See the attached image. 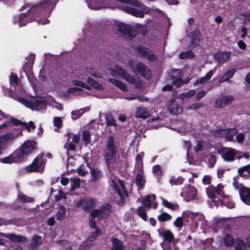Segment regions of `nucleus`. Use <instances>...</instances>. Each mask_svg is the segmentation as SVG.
Segmentation results:
<instances>
[{"label": "nucleus", "mask_w": 250, "mask_h": 250, "mask_svg": "<svg viewBox=\"0 0 250 250\" xmlns=\"http://www.w3.org/2000/svg\"><path fill=\"white\" fill-rule=\"evenodd\" d=\"M106 163L109 170L116 165L119 156L117 154V149L115 146L114 140L113 137L110 136L107 142L106 147L104 153ZM108 183L113 187L116 192L121 197L124 198L127 195V191L125 189L124 183L119 179L111 171L108 173Z\"/></svg>", "instance_id": "1"}, {"label": "nucleus", "mask_w": 250, "mask_h": 250, "mask_svg": "<svg viewBox=\"0 0 250 250\" xmlns=\"http://www.w3.org/2000/svg\"><path fill=\"white\" fill-rule=\"evenodd\" d=\"M223 188V185L219 184L216 187L210 186L206 188L207 194L209 199L208 203L211 208L217 207L219 203L229 208L234 207V203L230 196L224 194Z\"/></svg>", "instance_id": "2"}, {"label": "nucleus", "mask_w": 250, "mask_h": 250, "mask_svg": "<svg viewBox=\"0 0 250 250\" xmlns=\"http://www.w3.org/2000/svg\"><path fill=\"white\" fill-rule=\"evenodd\" d=\"M57 3V0H42L36 5L32 6L30 9L29 14L32 13L34 20L39 23L45 24L49 22L47 19H40L39 17H48L50 16L53 8Z\"/></svg>", "instance_id": "3"}, {"label": "nucleus", "mask_w": 250, "mask_h": 250, "mask_svg": "<svg viewBox=\"0 0 250 250\" xmlns=\"http://www.w3.org/2000/svg\"><path fill=\"white\" fill-rule=\"evenodd\" d=\"M17 100L26 107L33 110L38 111H43L46 109L47 105L55 108L59 110H61L62 105L57 102L54 98L51 97H46L45 99H35L31 101H27L23 98H18Z\"/></svg>", "instance_id": "4"}, {"label": "nucleus", "mask_w": 250, "mask_h": 250, "mask_svg": "<svg viewBox=\"0 0 250 250\" xmlns=\"http://www.w3.org/2000/svg\"><path fill=\"white\" fill-rule=\"evenodd\" d=\"M108 72L112 76L115 77H120L127 83L134 84L135 86L139 89L144 87V83L141 81L137 78L131 76L125 70L117 65H115L113 68H109Z\"/></svg>", "instance_id": "5"}, {"label": "nucleus", "mask_w": 250, "mask_h": 250, "mask_svg": "<svg viewBox=\"0 0 250 250\" xmlns=\"http://www.w3.org/2000/svg\"><path fill=\"white\" fill-rule=\"evenodd\" d=\"M219 153L223 160L227 162H232L236 158L240 159L242 158L241 152L230 147H222L219 149Z\"/></svg>", "instance_id": "6"}, {"label": "nucleus", "mask_w": 250, "mask_h": 250, "mask_svg": "<svg viewBox=\"0 0 250 250\" xmlns=\"http://www.w3.org/2000/svg\"><path fill=\"white\" fill-rule=\"evenodd\" d=\"M46 163V159L42 153L39 154L34 160L32 164L25 168L26 172H39L42 173Z\"/></svg>", "instance_id": "7"}, {"label": "nucleus", "mask_w": 250, "mask_h": 250, "mask_svg": "<svg viewBox=\"0 0 250 250\" xmlns=\"http://www.w3.org/2000/svg\"><path fill=\"white\" fill-rule=\"evenodd\" d=\"M159 235L167 241L161 243V245L164 250H176L175 245L171 241L174 238L173 233L169 230L159 229Z\"/></svg>", "instance_id": "8"}, {"label": "nucleus", "mask_w": 250, "mask_h": 250, "mask_svg": "<svg viewBox=\"0 0 250 250\" xmlns=\"http://www.w3.org/2000/svg\"><path fill=\"white\" fill-rule=\"evenodd\" d=\"M22 133V130L21 129H17L8 133L5 134L0 136V146L4 149L6 148V146L16 139L19 135Z\"/></svg>", "instance_id": "9"}, {"label": "nucleus", "mask_w": 250, "mask_h": 250, "mask_svg": "<svg viewBox=\"0 0 250 250\" xmlns=\"http://www.w3.org/2000/svg\"><path fill=\"white\" fill-rule=\"evenodd\" d=\"M111 212V206L106 204L101 206L99 209H94L91 212L92 218L102 220L106 218Z\"/></svg>", "instance_id": "10"}, {"label": "nucleus", "mask_w": 250, "mask_h": 250, "mask_svg": "<svg viewBox=\"0 0 250 250\" xmlns=\"http://www.w3.org/2000/svg\"><path fill=\"white\" fill-rule=\"evenodd\" d=\"M216 137L224 138L228 141H232L233 136L237 133V130L235 128L226 129H218L211 132Z\"/></svg>", "instance_id": "11"}, {"label": "nucleus", "mask_w": 250, "mask_h": 250, "mask_svg": "<svg viewBox=\"0 0 250 250\" xmlns=\"http://www.w3.org/2000/svg\"><path fill=\"white\" fill-rule=\"evenodd\" d=\"M197 194L196 188L193 186L188 185L183 188L181 195L186 201L189 202L196 199Z\"/></svg>", "instance_id": "12"}, {"label": "nucleus", "mask_w": 250, "mask_h": 250, "mask_svg": "<svg viewBox=\"0 0 250 250\" xmlns=\"http://www.w3.org/2000/svg\"><path fill=\"white\" fill-rule=\"evenodd\" d=\"M98 205V202L94 198H84L79 200L76 203L78 208H81L84 210L87 211Z\"/></svg>", "instance_id": "13"}, {"label": "nucleus", "mask_w": 250, "mask_h": 250, "mask_svg": "<svg viewBox=\"0 0 250 250\" xmlns=\"http://www.w3.org/2000/svg\"><path fill=\"white\" fill-rule=\"evenodd\" d=\"M129 66L134 72H136L137 71L142 77L146 79H148L151 76V72L149 69L142 62H138L134 67L133 66L132 62H130Z\"/></svg>", "instance_id": "14"}, {"label": "nucleus", "mask_w": 250, "mask_h": 250, "mask_svg": "<svg viewBox=\"0 0 250 250\" xmlns=\"http://www.w3.org/2000/svg\"><path fill=\"white\" fill-rule=\"evenodd\" d=\"M10 83L11 85H12L14 87H15V91L16 92V95H12L11 96L17 101L18 98H21L20 96H19L18 94H20L21 96H23L25 92L23 89L20 85H19L18 83V78L17 75L12 73L11 74L10 79H9Z\"/></svg>", "instance_id": "15"}, {"label": "nucleus", "mask_w": 250, "mask_h": 250, "mask_svg": "<svg viewBox=\"0 0 250 250\" xmlns=\"http://www.w3.org/2000/svg\"><path fill=\"white\" fill-rule=\"evenodd\" d=\"M141 3V6H139V7L142 8L143 9V11H142L140 10H138L136 8H134L129 6H125L124 8V10L128 13H129L135 17L143 18L144 16V13L146 14H150L151 9L149 8L145 7V6Z\"/></svg>", "instance_id": "16"}, {"label": "nucleus", "mask_w": 250, "mask_h": 250, "mask_svg": "<svg viewBox=\"0 0 250 250\" xmlns=\"http://www.w3.org/2000/svg\"><path fill=\"white\" fill-rule=\"evenodd\" d=\"M30 10L28 11L29 13ZM33 15L32 13L28 14V16L25 14H21L16 15L13 18V22L14 24L18 23L19 27L25 26L28 22L32 21V19H29V16ZM33 16V15H32Z\"/></svg>", "instance_id": "17"}, {"label": "nucleus", "mask_w": 250, "mask_h": 250, "mask_svg": "<svg viewBox=\"0 0 250 250\" xmlns=\"http://www.w3.org/2000/svg\"><path fill=\"white\" fill-rule=\"evenodd\" d=\"M1 235L3 238H6L14 242L23 243L27 240L26 237L21 235L16 234L15 233H8L1 234Z\"/></svg>", "instance_id": "18"}, {"label": "nucleus", "mask_w": 250, "mask_h": 250, "mask_svg": "<svg viewBox=\"0 0 250 250\" xmlns=\"http://www.w3.org/2000/svg\"><path fill=\"white\" fill-rule=\"evenodd\" d=\"M214 58L218 63H224L230 58V53L227 51L218 52L214 55Z\"/></svg>", "instance_id": "19"}, {"label": "nucleus", "mask_w": 250, "mask_h": 250, "mask_svg": "<svg viewBox=\"0 0 250 250\" xmlns=\"http://www.w3.org/2000/svg\"><path fill=\"white\" fill-rule=\"evenodd\" d=\"M239 195L241 200L246 205H250V188L242 187L239 189Z\"/></svg>", "instance_id": "20"}, {"label": "nucleus", "mask_w": 250, "mask_h": 250, "mask_svg": "<svg viewBox=\"0 0 250 250\" xmlns=\"http://www.w3.org/2000/svg\"><path fill=\"white\" fill-rule=\"evenodd\" d=\"M36 142L34 141L29 140L25 141L20 147L25 155L30 154L34 150Z\"/></svg>", "instance_id": "21"}, {"label": "nucleus", "mask_w": 250, "mask_h": 250, "mask_svg": "<svg viewBox=\"0 0 250 250\" xmlns=\"http://www.w3.org/2000/svg\"><path fill=\"white\" fill-rule=\"evenodd\" d=\"M233 101L231 96H226L218 99L215 102V106L217 108H223L230 104Z\"/></svg>", "instance_id": "22"}, {"label": "nucleus", "mask_w": 250, "mask_h": 250, "mask_svg": "<svg viewBox=\"0 0 250 250\" xmlns=\"http://www.w3.org/2000/svg\"><path fill=\"white\" fill-rule=\"evenodd\" d=\"M175 98H171L170 99V103L167 106V109L172 115H175L180 113L182 108L178 105L175 103Z\"/></svg>", "instance_id": "23"}, {"label": "nucleus", "mask_w": 250, "mask_h": 250, "mask_svg": "<svg viewBox=\"0 0 250 250\" xmlns=\"http://www.w3.org/2000/svg\"><path fill=\"white\" fill-rule=\"evenodd\" d=\"M10 121L15 125H21L24 126L28 132H31L36 128L34 123L30 121L28 123L22 122L21 121L15 118H10Z\"/></svg>", "instance_id": "24"}, {"label": "nucleus", "mask_w": 250, "mask_h": 250, "mask_svg": "<svg viewBox=\"0 0 250 250\" xmlns=\"http://www.w3.org/2000/svg\"><path fill=\"white\" fill-rule=\"evenodd\" d=\"M137 170L138 172L136 176L135 183L138 188L142 189L146 183L143 169H137Z\"/></svg>", "instance_id": "25"}, {"label": "nucleus", "mask_w": 250, "mask_h": 250, "mask_svg": "<svg viewBox=\"0 0 250 250\" xmlns=\"http://www.w3.org/2000/svg\"><path fill=\"white\" fill-rule=\"evenodd\" d=\"M155 199V196L154 194L148 195L143 200V205L145 207L148 208H156L157 204L156 202H153Z\"/></svg>", "instance_id": "26"}, {"label": "nucleus", "mask_w": 250, "mask_h": 250, "mask_svg": "<svg viewBox=\"0 0 250 250\" xmlns=\"http://www.w3.org/2000/svg\"><path fill=\"white\" fill-rule=\"evenodd\" d=\"M150 112L146 107H139L135 112V117L137 118L146 119L149 117Z\"/></svg>", "instance_id": "27"}, {"label": "nucleus", "mask_w": 250, "mask_h": 250, "mask_svg": "<svg viewBox=\"0 0 250 250\" xmlns=\"http://www.w3.org/2000/svg\"><path fill=\"white\" fill-rule=\"evenodd\" d=\"M138 50L142 55L147 58L149 60L153 61L156 59L155 55L148 49L144 46H139Z\"/></svg>", "instance_id": "28"}, {"label": "nucleus", "mask_w": 250, "mask_h": 250, "mask_svg": "<svg viewBox=\"0 0 250 250\" xmlns=\"http://www.w3.org/2000/svg\"><path fill=\"white\" fill-rule=\"evenodd\" d=\"M216 69V67H214L212 69L208 71L204 77L197 80L196 82L194 83V84H203L207 82V81L211 78Z\"/></svg>", "instance_id": "29"}, {"label": "nucleus", "mask_w": 250, "mask_h": 250, "mask_svg": "<svg viewBox=\"0 0 250 250\" xmlns=\"http://www.w3.org/2000/svg\"><path fill=\"white\" fill-rule=\"evenodd\" d=\"M235 72L236 70L235 69H229L219 79V83H222L224 82L228 81L229 83H231V82L229 79L232 77Z\"/></svg>", "instance_id": "30"}, {"label": "nucleus", "mask_w": 250, "mask_h": 250, "mask_svg": "<svg viewBox=\"0 0 250 250\" xmlns=\"http://www.w3.org/2000/svg\"><path fill=\"white\" fill-rule=\"evenodd\" d=\"M118 30L124 35H126L129 36H133L135 35L131 32L130 27L128 25H126L124 23H120L118 25Z\"/></svg>", "instance_id": "31"}, {"label": "nucleus", "mask_w": 250, "mask_h": 250, "mask_svg": "<svg viewBox=\"0 0 250 250\" xmlns=\"http://www.w3.org/2000/svg\"><path fill=\"white\" fill-rule=\"evenodd\" d=\"M91 180L96 182L101 179L103 176L102 171L98 168H91L90 170Z\"/></svg>", "instance_id": "32"}, {"label": "nucleus", "mask_w": 250, "mask_h": 250, "mask_svg": "<svg viewBox=\"0 0 250 250\" xmlns=\"http://www.w3.org/2000/svg\"><path fill=\"white\" fill-rule=\"evenodd\" d=\"M26 60L27 62H26L23 68L24 71L26 73H27V71L31 70L35 60V56L34 54H30L28 55Z\"/></svg>", "instance_id": "33"}, {"label": "nucleus", "mask_w": 250, "mask_h": 250, "mask_svg": "<svg viewBox=\"0 0 250 250\" xmlns=\"http://www.w3.org/2000/svg\"><path fill=\"white\" fill-rule=\"evenodd\" d=\"M108 81L123 91L126 92L127 90L126 85L122 82L112 78L109 79Z\"/></svg>", "instance_id": "34"}, {"label": "nucleus", "mask_w": 250, "mask_h": 250, "mask_svg": "<svg viewBox=\"0 0 250 250\" xmlns=\"http://www.w3.org/2000/svg\"><path fill=\"white\" fill-rule=\"evenodd\" d=\"M12 155L16 163L21 161L26 156L21 148L15 151Z\"/></svg>", "instance_id": "35"}, {"label": "nucleus", "mask_w": 250, "mask_h": 250, "mask_svg": "<svg viewBox=\"0 0 250 250\" xmlns=\"http://www.w3.org/2000/svg\"><path fill=\"white\" fill-rule=\"evenodd\" d=\"M112 246L111 250H124L123 243L117 238H112L111 239Z\"/></svg>", "instance_id": "36"}, {"label": "nucleus", "mask_w": 250, "mask_h": 250, "mask_svg": "<svg viewBox=\"0 0 250 250\" xmlns=\"http://www.w3.org/2000/svg\"><path fill=\"white\" fill-rule=\"evenodd\" d=\"M190 80V79L189 77H187L184 80L181 79V77H178L173 79L172 83L174 86L179 87L183 84L188 83Z\"/></svg>", "instance_id": "37"}, {"label": "nucleus", "mask_w": 250, "mask_h": 250, "mask_svg": "<svg viewBox=\"0 0 250 250\" xmlns=\"http://www.w3.org/2000/svg\"><path fill=\"white\" fill-rule=\"evenodd\" d=\"M89 110L88 107L81 108L77 110L73 111L71 112V118L73 120H77L85 112Z\"/></svg>", "instance_id": "38"}, {"label": "nucleus", "mask_w": 250, "mask_h": 250, "mask_svg": "<svg viewBox=\"0 0 250 250\" xmlns=\"http://www.w3.org/2000/svg\"><path fill=\"white\" fill-rule=\"evenodd\" d=\"M42 244V239L41 236L34 235L31 242V246L33 249H37L40 247Z\"/></svg>", "instance_id": "39"}, {"label": "nucleus", "mask_w": 250, "mask_h": 250, "mask_svg": "<svg viewBox=\"0 0 250 250\" xmlns=\"http://www.w3.org/2000/svg\"><path fill=\"white\" fill-rule=\"evenodd\" d=\"M238 173L242 177H250V165L244 166L238 169Z\"/></svg>", "instance_id": "40"}, {"label": "nucleus", "mask_w": 250, "mask_h": 250, "mask_svg": "<svg viewBox=\"0 0 250 250\" xmlns=\"http://www.w3.org/2000/svg\"><path fill=\"white\" fill-rule=\"evenodd\" d=\"M192 44H197L200 41V34L197 31H192L189 35Z\"/></svg>", "instance_id": "41"}, {"label": "nucleus", "mask_w": 250, "mask_h": 250, "mask_svg": "<svg viewBox=\"0 0 250 250\" xmlns=\"http://www.w3.org/2000/svg\"><path fill=\"white\" fill-rule=\"evenodd\" d=\"M160 118L159 117L149 119L147 122L149 125L152 128H157L160 125Z\"/></svg>", "instance_id": "42"}, {"label": "nucleus", "mask_w": 250, "mask_h": 250, "mask_svg": "<svg viewBox=\"0 0 250 250\" xmlns=\"http://www.w3.org/2000/svg\"><path fill=\"white\" fill-rule=\"evenodd\" d=\"M95 240H92V238H90V236L83 242L81 245L79 250H87L89 247L93 245Z\"/></svg>", "instance_id": "43"}, {"label": "nucleus", "mask_w": 250, "mask_h": 250, "mask_svg": "<svg viewBox=\"0 0 250 250\" xmlns=\"http://www.w3.org/2000/svg\"><path fill=\"white\" fill-rule=\"evenodd\" d=\"M144 157L143 153H140L137 154L136 157V164L135 169H143V163L142 159Z\"/></svg>", "instance_id": "44"}, {"label": "nucleus", "mask_w": 250, "mask_h": 250, "mask_svg": "<svg viewBox=\"0 0 250 250\" xmlns=\"http://www.w3.org/2000/svg\"><path fill=\"white\" fill-rule=\"evenodd\" d=\"M66 216V209L65 208L61 206L57 210L56 213V218L58 220L63 219Z\"/></svg>", "instance_id": "45"}, {"label": "nucleus", "mask_w": 250, "mask_h": 250, "mask_svg": "<svg viewBox=\"0 0 250 250\" xmlns=\"http://www.w3.org/2000/svg\"><path fill=\"white\" fill-rule=\"evenodd\" d=\"M196 91L195 90H191L187 92H183L177 95V98L184 101L186 98H190L195 95Z\"/></svg>", "instance_id": "46"}, {"label": "nucleus", "mask_w": 250, "mask_h": 250, "mask_svg": "<svg viewBox=\"0 0 250 250\" xmlns=\"http://www.w3.org/2000/svg\"><path fill=\"white\" fill-rule=\"evenodd\" d=\"M182 215L184 220H186L187 222H189L190 220H193L194 215H195V213L189 210H186L183 212Z\"/></svg>", "instance_id": "47"}, {"label": "nucleus", "mask_w": 250, "mask_h": 250, "mask_svg": "<svg viewBox=\"0 0 250 250\" xmlns=\"http://www.w3.org/2000/svg\"><path fill=\"white\" fill-rule=\"evenodd\" d=\"M105 119L106 122V126L112 125L115 127L117 126L116 121L110 114H106L105 115Z\"/></svg>", "instance_id": "48"}, {"label": "nucleus", "mask_w": 250, "mask_h": 250, "mask_svg": "<svg viewBox=\"0 0 250 250\" xmlns=\"http://www.w3.org/2000/svg\"><path fill=\"white\" fill-rule=\"evenodd\" d=\"M152 172L159 179L162 175V168L159 165H155L153 167Z\"/></svg>", "instance_id": "49"}, {"label": "nucleus", "mask_w": 250, "mask_h": 250, "mask_svg": "<svg viewBox=\"0 0 250 250\" xmlns=\"http://www.w3.org/2000/svg\"><path fill=\"white\" fill-rule=\"evenodd\" d=\"M33 199L31 197H27L26 195L22 194L19 193L18 195V198L17 199V201L20 203H24L26 202H31L33 201Z\"/></svg>", "instance_id": "50"}, {"label": "nucleus", "mask_w": 250, "mask_h": 250, "mask_svg": "<svg viewBox=\"0 0 250 250\" xmlns=\"http://www.w3.org/2000/svg\"><path fill=\"white\" fill-rule=\"evenodd\" d=\"M71 181V190L73 191L75 188H79L80 186V179L78 178H73L70 179Z\"/></svg>", "instance_id": "51"}, {"label": "nucleus", "mask_w": 250, "mask_h": 250, "mask_svg": "<svg viewBox=\"0 0 250 250\" xmlns=\"http://www.w3.org/2000/svg\"><path fill=\"white\" fill-rule=\"evenodd\" d=\"M162 200V204L166 207L174 210L178 208V206L177 204H172L168 202L166 200L164 199L163 197L161 198Z\"/></svg>", "instance_id": "52"}, {"label": "nucleus", "mask_w": 250, "mask_h": 250, "mask_svg": "<svg viewBox=\"0 0 250 250\" xmlns=\"http://www.w3.org/2000/svg\"><path fill=\"white\" fill-rule=\"evenodd\" d=\"M205 162L208 163V167H213L216 163L215 157L211 154L208 155L205 159Z\"/></svg>", "instance_id": "53"}, {"label": "nucleus", "mask_w": 250, "mask_h": 250, "mask_svg": "<svg viewBox=\"0 0 250 250\" xmlns=\"http://www.w3.org/2000/svg\"><path fill=\"white\" fill-rule=\"evenodd\" d=\"M87 82L96 89L100 90L103 89L102 86L99 83L91 78H88Z\"/></svg>", "instance_id": "54"}, {"label": "nucleus", "mask_w": 250, "mask_h": 250, "mask_svg": "<svg viewBox=\"0 0 250 250\" xmlns=\"http://www.w3.org/2000/svg\"><path fill=\"white\" fill-rule=\"evenodd\" d=\"M182 71L181 69H174L171 70L170 77L173 80L178 77H182Z\"/></svg>", "instance_id": "55"}, {"label": "nucleus", "mask_w": 250, "mask_h": 250, "mask_svg": "<svg viewBox=\"0 0 250 250\" xmlns=\"http://www.w3.org/2000/svg\"><path fill=\"white\" fill-rule=\"evenodd\" d=\"M171 216L166 212H162L158 216V220L160 222L167 221L170 220Z\"/></svg>", "instance_id": "56"}, {"label": "nucleus", "mask_w": 250, "mask_h": 250, "mask_svg": "<svg viewBox=\"0 0 250 250\" xmlns=\"http://www.w3.org/2000/svg\"><path fill=\"white\" fill-rule=\"evenodd\" d=\"M83 139L84 143L88 144L90 142V134L89 131L84 130L83 132Z\"/></svg>", "instance_id": "57"}, {"label": "nucleus", "mask_w": 250, "mask_h": 250, "mask_svg": "<svg viewBox=\"0 0 250 250\" xmlns=\"http://www.w3.org/2000/svg\"><path fill=\"white\" fill-rule=\"evenodd\" d=\"M225 245L228 246H231L233 244V239L231 235H226L224 238Z\"/></svg>", "instance_id": "58"}, {"label": "nucleus", "mask_w": 250, "mask_h": 250, "mask_svg": "<svg viewBox=\"0 0 250 250\" xmlns=\"http://www.w3.org/2000/svg\"><path fill=\"white\" fill-rule=\"evenodd\" d=\"M138 214L143 220L146 221L147 219V215L146 210L142 207H139L138 209Z\"/></svg>", "instance_id": "59"}, {"label": "nucleus", "mask_w": 250, "mask_h": 250, "mask_svg": "<svg viewBox=\"0 0 250 250\" xmlns=\"http://www.w3.org/2000/svg\"><path fill=\"white\" fill-rule=\"evenodd\" d=\"M72 84L73 85L79 86L87 89H89V86L87 84L78 80H73Z\"/></svg>", "instance_id": "60"}, {"label": "nucleus", "mask_w": 250, "mask_h": 250, "mask_svg": "<svg viewBox=\"0 0 250 250\" xmlns=\"http://www.w3.org/2000/svg\"><path fill=\"white\" fill-rule=\"evenodd\" d=\"M0 161L3 163L6 164L16 163L12 154L8 157H6L3 159H0Z\"/></svg>", "instance_id": "61"}, {"label": "nucleus", "mask_w": 250, "mask_h": 250, "mask_svg": "<svg viewBox=\"0 0 250 250\" xmlns=\"http://www.w3.org/2000/svg\"><path fill=\"white\" fill-rule=\"evenodd\" d=\"M193 56V53L191 51L181 52L179 54V57L181 59H185L187 58H190Z\"/></svg>", "instance_id": "62"}, {"label": "nucleus", "mask_w": 250, "mask_h": 250, "mask_svg": "<svg viewBox=\"0 0 250 250\" xmlns=\"http://www.w3.org/2000/svg\"><path fill=\"white\" fill-rule=\"evenodd\" d=\"M54 125L57 128L61 127L62 125V120L60 117H55L53 119Z\"/></svg>", "instance_id": "63"}, {"label": "nucleus", "mask_w": 250, "mask_h": 250, "mask_svg": "<svg viewBox=\"0 0 250 250\" xmlns=\"http://www.w3.org/2000/svg\"><path fill=\"white\" fill-rule=\"evenodd\" d=\"M140 246L136 245L132 249V250H145L146 249V242L144 240L140 241Z\"/></svg>", "instance_id": "64"}]
</instances>
